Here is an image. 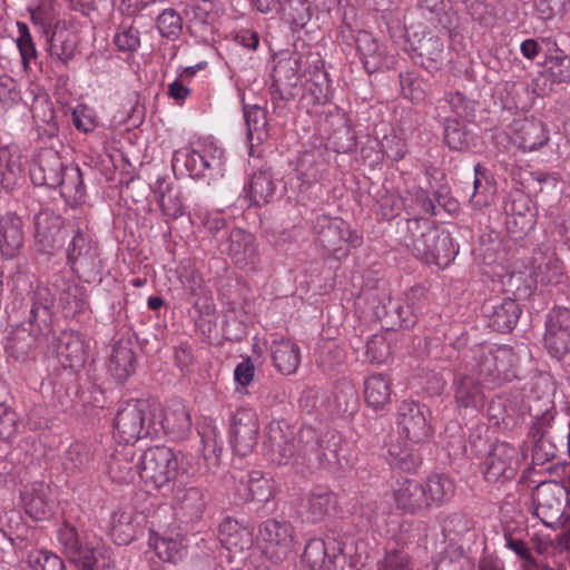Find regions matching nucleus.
<instances>
[{
	"mask_svg": "<svg viewBox=\"0 0 570 570\" xmlns=\"http://www.w3.org/2000/svg\"><path fill=\"white\" fill-rule=\"evenodd\" d=\"M18 28V37L16 39V45L21 56V60L24 69L29 68V65L32 60L37 59V49L36 45L32 40L29 27L24 22H17Z\"/></svg>",
	"mask_w": 570,
	"mask_h": 570,
	"instance_id": "e2e57ef3",
	"label": "nucleus"
},
{
	"mask_svg": "<svg viewBox=\"0 0 570 570\" xmlns=\"http://www.w3.org/2000/svg\"><path fill=\"white\" fill-rule=\"evenodd\" d=\"M533 439V458L539 461H549L554 459L556 449L546 439L547 431L543 422H537L530 430Z\"/></svg>",
	"mask_w": 570,
	"mask_h": 570,
	"instance_id": "680f3d73",
	"label": "nucleus"
},
{
	"mask_svg": "<svg viewBox=\"0 0 570 570\" xmlns=\"http://www.w3.org/2000/svg\"><path fill=\"white\" fill-rule=\"evenodd\" d=\"M58 151L51 148L41 149L30 166V178L36 186L57 188L66 166Z\"/></svg>",
	"mask_w": 570,
	"mask_h": 570,
	"instance_id": "4be33fe9",
	"label": "nucleus"
},
{
	"mask_svg": "<svg viewBox=\"0 0 570 570\" xmlns=\"http://www.w3.org/2000/svg\"><path fill=\"white\" fill-rule=\"evenodd\" d=\"M393 500L397 509L407 514L428 510L424 485L414 479H397L392 487Z\"/></svg>",
	"mask_w": 570,
	"mask_h": 570,
	"instance_id": "c85d7f7f",
	"label": "nucleus"
},
{
	"mask_svg": "<svg viewBox=\"0 0 570 570\" xmlns=\"http://www.w3.org/2000/svg\"><path fill=\"white\" fill-rule=\"evenodd\" d=\"M399 434L405 440L404 445L390 444L386 459L391 466L405 472L415 471L421 464L417 454L410 448L411 444L428 442L433 434L429 409L414 401H403L396 412Z\"/></svg>",
	"mask_w": 570,
	"mask_h": 570,
	"instance_id": "f257e3e1",
	"label": "nucleus"
},
{
	"mask_svg": "<svg viewBox=\"0 0 570 570\" xmlns=\"http://www.w3.org/2000/svg\"><path fill=\"white\" fill-rule=\"evenodd\" d=\"M302 76V59L298 55L281 57L273 70L272 99L285 101L293 99L299 89Z\"/></svg>",
	"mask_w": 570,
	"mask_h": 570,
	"instance_id": "f3484780",
	"label": "nucleus"
},
{
	"mask_svg": "<svg viewBox=\"0 0 570 570\" xmlns=\"http://www.w3.org/2000/svg\"><path fill=\"white\" fill-rule=\"evenodd\" d=\"M425 301L424 288L415 286L405 293L403 299H392L389 297L386 303L374 306L375 298H373V315L376 318H390L392 326L410 328L419 321Z\"/></svg>",
	"mask_w": 570,
	"mask_h": 570,
	"instance_id": "1a4fd4ad",
	"label": "nucleus"
},
{
	"mask_svg": "<svg viewBox=\"0 0 570 570\" xmlns=\"http://www.w3.org/2000/svg\"><path fill=\"white\" fill-rule=\"evenodd\" d=\"M511 128L513 142L525 151L539 149L548 142L544 125L538 119H517L512 122Z\"/></svg>",
	"mask_w": 570,
	"mask_h": 570,
	"instance_id": "72a5a7b5",
	"label": "nucleus"
},
{
	"mask_svg": "<svg viewBox=\"0 0 570 570\" xmlns=\"http://www.w3.org/2000/svg\"><path fill=\"white\" fill-rule=\"evenodd\" d=\"M109 532L118 546L130 543L136 535L134 515L128 511H116L111 515Z\"/></svg>",
	"mask_w": 570,
	"mask_h": 570,
	"instance_id": "5fc2aeb1",
	"label": "nucleus"
},
{
	"mask_svg": "<svg viewBox=\"0 0 570 570\" xmlns=\"http://www.w3.org/2000/svg\"><path fill=\"white\" fill-rule=\"evenodd\" d=\"M401 233L404 246L425 264L445 268L458 254L450 233L440 230L428 219H406Z\"/></svg>",
	"mask_w": 570,
	"mask_h": 570,
	"instance_id": "f03ea898",
	"label": "nucleus"
},
{
	"mask_svg": "<svg viewBox=\"0 0 570 570\" xmlns=\"http://www.w3.org/2000/svg\"><path fill=\"white\" fill-rule=\"evenodd\" d=\"M544 344L551 356L561 360L570 352V309L554 307L546 321Z\"/></svg>",
	"mask_w": 570,
	"mask_h": 570,
	"instance_id": "6ab92c4d",
	"label": "nucleus"
},
{
	"mask_svg": "<svg viewBox=\"0 0 570 570\" xmlns=\"http://www.w3.org/2000/svg\"><path fill=\"white\" fill-rule=\"evenodd\" d=\"M313 232L315 242L330 253H337L348 246L357 247L362 244V238L351 230L345 220L338 217L317 215L313 220Z\"/></svg>",
	"mask_w": 570,
	"mask_h": 570,
	"instance_id": "f8f14e48",
	"label": "nucleus"
},
{
	"mask_svg": "<svg viewBox=\"0 0 570 570\" xmlns=\"http://www.w3.org/2000/svg\"><path fill=\"white\" fill-rule=\"evenodd\" d=\"M29 564L32 570H65V563L61 558L48 550L31 552L29 554Z\"/></svg>",
	"mask_w": 570,
	"mask_h": 570,
	"instance_id": "774afa93",
	"label": "nucleus"
},
{
	"mask_svg": "<svg viewBox=\"0 0 570 570\" xmlns=\"http://www.w3.org/2000/svg\"><path fill=\"white\" fill-rule=\"evenodd\" d=\"M114 428L119 441L131 444L142 438H158L160 425L148 401L129 400L119 405Z\"/></svg>",
	"mask_w": 570,
	"mask_h": 570,
	"instance_id": "39448f33",
	"label": "nucleus"
},
{
	"mask_svg": "<svg viewBox=\"0 0 570 570\" xmlns=\"http://www.w3.org/2000/svg\"><path fill=\"white\" fill-rule=\"evenodd\" d=\"M218 539L229 551H243L250 546L249 532L237 520L225 518L218 528Z\"/></svg>",
	"mask_w": 570,
	"mask_h": 570,
	"instance_id": "37998d69",
	"label": "nucleus"
},
{
	"mask_svg": "<svg viewBox=\"0 0 570 570\" xmlns=\"http://www.w3.org/2000/svg\"><path fill=\"white\" fill-rule=\"evenodd\" d=\"M154 416L160 425L158 436L165 433L174 440H184L191 431V416L181 401H173L164 410L154 407Z\"/></svg>",
	"mask_w": 570,
	"mask_h": 570,
	"instance_id": "a878e982",
	"label": "nucleus"
},
{
	"mask_svg": "<svg viewBox=\"0 0 570 570\" xmlns=\"http://www.w3.org/2000/svg\"><path fill=\"white\" fill-rule=\"evenodd\" d=\"M155 553L157 557L170 563L178 562L184 556V547L181 543L173 539L159 538L154 544Z\"/></svg>",
	"mask_w": 570,
	"mask_h": 570,
	"instance_id": "338daca9",
	"label": "nucleus"
},
{
	"mask_svg": "<svg viewBox=\"0 0 570 570\" xmlns=\"http://www.w3.org/2000/svg\"><path fill=\"white\" fill-rule=\"evenodd\" d=\"M455 409L462 413H480L484 410L487 396L481 382L470 373L456 372L452 381Z\"/></svg>",
	"mask_w": 570,
	"mask_h": 570,
	"instance_id": "a211bd4d",
	"label": "nucleus"
},
{
	"mask_svg": "<svg viewBox=\"0 0 570 570\" xmlns=\"http://www.w3.org/2000/svg\"><path fill=\"white\" fill-rule=\"evenodd\" d=\"M274 367L283 375L296 373L301 363V348L291 338L277 336L269 346Z\"/></svg>",
	"mask_w": 570,
	"mask_h": 570,
	"instance_id": "e433bc0d",
	"label": "nucleus"
},
{
	"mask_svg": "<svg viewBox=\"0 0 570 570\" xmlns=\"http://www.w3.org/2000/svg\"><path fill=\"white\" fill-rule=\"evenodd\" d=\"M22 159V153L18 146H0V188L12 190L23 179Z\"/></svg>",
	"mask_w": 570,
	"mask_h": 570,
	"instance_id": "f704fd0d",
	"label": "nucleus"
},
{
	"mask_svg": "<svg viewBox=\"0 0 570 570\" xmlns=\"http://www.w3.org/2000/svg\"><path fill=\"white\" fill-rule=\"evenodd\" d=\"M391 380L384 374H373L364 381V397L374 410L383 409L391 400Z\"/></svg>",
	"mask_w": 570,
	"mask_h": 570,
	"instance_id": "c03bdc74",
	"label": "nucleus"
},
{
	"mask_svg": "<svg viewBox=\"0 0 570 570\" xmlns=\"http://www.w3.org/2000/svg\"><path fill=\"white\" fill-rule=\"evenodd\" d=\"M239 268L254 269L259 263L258 244L255 236L242 228H234L223 249Z\"/></svg>",
	"mask_w": 570,
	"mask_h": 570,
	"instance_id": "b1692460",
	"label": "nucleus"
},
{
	"mask_svg": "<svg viewBox=\"0 0 570 570\" xmlns=\"http://www.w3.org/2000/svg\"><path fill=\"white\" fill-rule=\"evenodd\" d=\"M24 243L22 218L13 212L0 217V253L4 258L18 256Z\"/></svg>",
	"mask_w": 570,
	"mask_h": 570,
	"instance_id": "473e14b6",
	"label": "nucleus"
},
{
	"mask_svg": "<svg viewBox=\"0 0 570 570\" xmlns=\"http://www.w3.org/2000/svg\"><path fill=\"white\" fill-rule=\"evenodd\" d=\"M52 299L47 288H38L31 296L28 321L16 326L7 341L6 350L18 361H24L36 348L38 340L51 331Z\"/></svg>",
	"mask_w": 570,
	"mask_h": 570,
	"instance_id": "7ed1b4c3",
	"label": "nucleus"
},
{
	"mask_svg": "<svg viewBox=\"0 0 570 570\" xmlns=\"http://www.w3.org/2000/svg\"><path fill=\"white\" fill-rule=\"evenodd\" d=\"M273 480L264 475L261 471L250 472L248 479V495L250 500L266 503L273 498Z\"/></svg>",
	"mask_w": 570,
	"mask_h": 570,
	"instance_id": "052dcab7",
	"label": "nucleus"
},
{
	"mask_svg": "<svg viewBox=\"0 0 570 570\" xmlns=\"http://www.w3.org/2000/svg\"><path fill=\"white\" fill-rule=\"evenodd\" d=\"M59 180L61 183L57 188L60 189V195L67 203L78 204L85 200L86 187L82 173L78 166L68 164Z\"/></svg>",
	"mask_w": 570,
	"mask_h": 570,
	"instance_id": "79ce46f5",
	"label": "nucleus"
},
{
	"mask_svg": "<svg viewBox=\"0 0 570 570\" xmlns=\"http://www.w3.org/2000/svg\"><path fill=\"white\" fill-rule=\"evenodd\" d=\"M444 142L452 150H465L472 144V134L466 129L465 125L458 118L444 116Z\"/></svg>",
	"mask_w": 570,
	"mask_h": 570,
	"instance_id": "603ef678",
	"label": "nucleus"
},
{
	"mask_svg": "<svg viewBox=\"0 0 570 570\" xmlns=\"http://www.w3.org/2000/svg\"><path fill=\"white\" fill-rule=\"evenodd\" d=\"M562 490L556 483L540 484L533 494L534 515L548 528H556L563 515Z\"/></svg>",
	"mask_w": 570,
	"mask_h": 570,
	"instance_id": "393cba45",
	"label": "nucleus"
},
{
	"mask_svg": "<svg viewBox=\"0 0 570 570\" xmlns=\"http://www.w3.org/2000/svg\"><path fill=\"white\" fill-rule=\"evenodd\" d=\"M174 508L183 515L190 519H198L205 508L202 490L196 487L178 490L174 499Z\"/></svg>",
	"mask_w": 570,
	"mask_h": 570,
	"instance_id": "49530a36",
	"label": "nucleus"
},
{
	"mask_svg": "<svg viewBox=\"0 0 570 570\" xmlns=\"http://www.w3.org/2000/svg\"><path fill=\"white\" fill-rule=\"evenodd\" d=\"M154 193L158 195V204L168 219H176L184 214V204L180 191L175 189L165 178H158Z\"/></svg>",
	"mask_w": 570,
	"mask_h": 570,
	"instance_id": "a18cd8bd",
	"label": "nucleus"
},
{
	"mask_svg": "<svg viewBox=\"0 0 570 570\" xmlns=\"http://www.w3.org/2000/svg\"><path fill=\"white\" fill-rule=\"evenodd\" d=\"M299 442L302 443L303 459L309 465L332 473L351 466L343 438L335 431H327L318 435L309 428L304 429L299 433Z\"/></svg>",
	"mask_w": 570,
	"mask_h": 570,
	"instance_id": "20e7f679",
	"label": "nucleus"
},
{
	"mask_svg": "<svg viewBox=\"0 0 570 570\" xmlns=\"http://www.w3.org/2000/svg\"><path fill=\"white\" fill-rule=\"evenodd\" d=\"M132 449L124 448L117 451L110 459L108 472L110 478L118 483H131L139 476V459L134 461Z\"/></svg>",
	"mask_w": 570,
	"mask_h": 570,
	"instance_id": "ea45409f",
	"label": "nucleus"
},
{
	"mask_svg": "<svg viewBox=\"0 0 570 570\" xmlns=\"http://www.w3.org/2000/svg\"><path fill=\"white\" fill-rule=\"evenodd\" d=\"M66 237V263L72 272H90L97 267L100 247L91 235L86 222L72 218L68 219Z\"/></svg>",
	"mask_w": 570,
	"mask_h": 570,
	"instance_id": "0eeeda50",
	"label": "nucleus"
},
{
	"mask_svg": "<svg viewBox=\"0 0 570 570\" xmlns=\"http://www.w3.org/2000/svg\"><path fill=\"white\" fill-rule=\"evenodd\" d=\"M366 357L371 363L381 364L391 355V346L384 334H374L366 342Z\"/></svg>",
	"mask_w": 570,
	"mask_h": 570,
	"instance_id": "0e129e2a",
	"label": "nucleus"
},
{
	"mask_svg": "<svg viewBox=\"0 0 570 570\" xmlns=\"http://www.w3.org/2000/svg\"><path fill=\"white\" fill-rule=\"evenodd\" d=\"M62 553L80 570H116L115 560L82 542L77 528L65 521L57 530Z\"/></svg>",
	"mask_w": 570,
	"mask_h": 570,
	"instance_id": "6e6552de",
	"label": "nucleus"
},
{
	"mask_svg": "<svg viewBox=\"0 0 570 570\" xmlns=\"http://www.w3.org/2000/svg\"><path fill=\"white\" fill-rule=\"evenodd\" d=\"M546 73L554 83L570 82V57L557 48L546 59Z\"/></svg>",
	"mask_w": 570,
	"mask_h": 570,
	"instance_id": "13d9d810",
	"label": "nucleus"
},
{
	"mask_svg": "<svg viewBox=\"0 0 570 570\" xmlns=\"http://www.w3.org/2000/svg\"><path fill=\"white\" fill-rule=\"evenodd\" d=\"M327 170L326 151L322 147L304 150L296 163L295 171L301 181V191H306L313 185L323 180Z\"/></svg>",
	"mask_w": 570,
	"mask_h": 570,
	"instance_id": "bb28decb",
	"label": "nucleus"
},
{
	"mask_svg": "<svg viewBox=\"0 0 570 570\" xmlns=\"http://www.w3.org/2000/svg\"><path fill=\"white\" fill-rule=\"evenodd\" d=\"M424 485L428 510L449 502L455 494L454 481L445 474H432Z\"/></svg>",
	"mask_w": 570,
	"mask_h": 570,
	"instance_id": "a19ab883",
	"label": "nucleus"
},
{
	"mask_svg": "<svg viewBox=\"0 0 570 570\" xmlns=\"http://www.w3.org/2000/svg\"><path fill=\"white\" fill-rule=\"evenodd\" d=\"M52 352L63 367L77 368L86 361V345L77 332L63 331L52 343Z\"/></svg>",
	"mask_w": 570,
	"mask_h": 570,
	"instance_id": "7c9ffc66",
	"label": "nucleus"
},
{
	"mask_svg": "<svg viewBox=\"0 0 570 570\" xmlns=\"http://www.w3.org/2000/svg\"><path fill=\"white\" fill-rule=\"evenodd\" d=\"M223 155V150L213 144L200 145L198 149L184 148L175 151L173 167L183 164L191 177H208L222 170Z\"/></svg>",
	"mask_w": 570,
	"mask_h": 570,
	"instance_id": "dca6fc26",
	"label": "nucleus"
},
{
	"mask_svg": "<svg viewBox=\"0 0 570 570\" xmlns=\"http://www.w3.org/2000/svg\"><path fill=\"white\" fill-rule=\"evenodd\" d=\"M76 49V35L68 29L55 30L49 39L48 51L51 58H56L65 65L73 58Z\"/></svg>",
	"mask_w": 570,
	"mask_h": 570,
	"instance_id": "3c124183",
	"label": "nucleus"
},
{
	"mask_svg": "<svg viewBox=\"0 0 570 570\" xmlns=\"http://www.w3.org/2000/svg\"><path fill=\"white\" fill-rule=\"evenodd\" d=\"M482 311L489 326L501 333L512 331L521 315L520 305L511 297L490 299L483 304Z\"/></svg>",
	"mask_w": 570,
	"mask_h": 570,
	"instance_id": "cd10ccee",
	"label": "nucleus"
},
{
	"mask_svg": "<svg viewBox=\"0 0 570 570\" xmlns=\"http://www.w3.org/2000/svg\"><path fill=\"white\" fill-rule=\"evenodd\" d=\"M438 117L443 118L449 111H451L458 119H465L473 115L474 108L470 99L463 94L455 91L450 92L444 99L439 101L436 107Z\"/></svg>",
	"mask_w": 570,
	"mask_h": 570,
	"instance_id": "4d7b16f0",
	"label": "nucleus"
},
{
	"mask_svg": "<svg viewBox=\"0 0 570 570\" xmlns=\"http://www.w3.org/2000/svg\"><path fill=\"white\" fill-rule=\"evenodd\" d=\"M108 370L120 383L130 377L136 370V354L130 340L117 341L111 350Z\"/></svg>",
	"mask_w": 570,
	"mask_h": 570,
	"instance_id": "4c0bfd02",
	"label": "nucleus"
},
{
	"mask_svg": "<svg viewBox=\"0 0 570 570\" xmlns=\"http://www.w3.org/2000/svg\"><path fill=\"white\" fill-rule=\"evenodd\" d=\"M412 51L420 59L421 67L429 71L440 70L446 59L445 45L443 39L432 32H423L417 38V33L413 35L411 41Z\"/></svg>",
	"mask_w": 570,
	"mask_h": 570,
	"instance_id": "c756f323",
	"label": "nucleus"
},
{
	"mask_svg": "<svg viewBox=\"0 0 570 570\" xmlns=\"http://www.w3.org/2000/svg\"><path fill=\"white\" fill-rule=\"evenodd\" d=\"M263 554L273 563H282L294 550V528L274 519L264 521L258 530Z\"/></svg>",
	"mask_w": 570,
	"mask_h": 570,
	"instance_id": "ddd939ff",
	"label": "nucleus"
},
{
	"mask_svg": "<svg viewBox=\"0 0 570 570\" xmlns=\"http://www.w3.org/2000/svg\"><path fill=\"white\" fill-rule=\"evenodd\" d=\"M244 117L250 146L261 145L268 137L266 110L257 105L247 106L244 108Z\"/></svg>",
	"mask_w": 570,
	"mask_h": 570,
	"instance_id": "09e8293b",
	"label": "nucleus"
},
{
	"mask_svg": "<svg viewBox=\"0 0 570 570\" xmlns=\"http://www.w3.org/2000/svg\"><path fill=\"white\" fill-rule=\"evenodd\" d=\"M474 174L473 193L470 197V203L474 208L482 209L493 203L495 186L480 164L474 166Z\"/></svg>",
	"mask_w": 570,
	"mask_h": 570,
	"instance_id": "8fccbe9b",
	"label": "nucleus"
},
{
	"mask_svg": "<svg viewBox=\"0 0 570 570\" xmlns=\"http://www.w3.org/2000/svg\"><path fill=\"white\" fill-rule=\"evenodd\" d=\"M520 463V453L517 448L507 442H497L482 463V472L490 483H505L514 479Z\"/></svg>",
	"mask_w": 570,
	"mask_h": 570,
	"instance_id": "4468645a",
	"label": "nucleus"
},
{
	"mask_svg": "<svg viewBox=\"0 0 570 570\" xmlns=\"http://www.w3.org/2000/svg\"><path fill=\"white\" fill-rule=\"evenodd\" d=\"M502 286L505 293L513 295L512 299L529 298L535 291V281L531 277L530 271H517L508 273L502 277Z\"/></svg>",
	"mask_w": 570,
	"mask_h": 570,
	"instance_id": "864d4df0",
	"label": "nucleus"
},
{
	"mask_svg": "<svg viewBox=\"0 0 570 570\" xmlns=\"http://www.w3.org/2000/svg\"><path fill=\"white\" fill-rule=\"evenodd\" d=\"M347 31L350 35H346L345 30L342 29L340 31V38L346 43L348 42V38L354 40L360 59L368 73H373L390 66L391 59L387 55L386 47L375 39L372 33L358 31L354 37L351 30Z\"/></svg>",
	"mask_w": 570,
	"mask_h": 570,
	"instance_id": "aec40b11",
	"label": "nucleus"
},
{
	"mask_svg": "<svg viewBox=\"0 0 570 570\" xmlns=\"http://www.w3.org/2000/svg\"><path fill=\"white\" fill-rule=\"evenodd\" d=\"M156 28L163 38L175 41L183 32V18L174 8H166L157 16Z\"/></svg>",
	"mask_w": 570,
	"mask_h": 570,
	"instance_id": "bf43d9fd",
	"label": "nucleus"
},
{
	"mask_svg": "<svg viewBox=\"0 0 570 570\" xmlns=\"http://www.w3.org/2000/svg\"><path fill=\"white\" fill-rule=\"evenodd\" d=\"M258 432V417L253 410L239 409L235 412L230 435L237 454L245 456L252 452L257 443Z\"/></svg>",
	"mask_w": 570,
	"mask_h": 570,
	"instance_id": "5701e85b",
	"label": "nucleus"
},
{
	"mask_svg": "<svg viewBox=\"0 0 570 570\" xmlns=\"http://www.w3.org/2000/svg\"><path fill=\"white\" fill-rule=\"evenodd\" d=\"M529 271L535 287L559 284L563 276L562 263L556 254L541 250L533 254Z\"/></svg>",
	"mask_w": 570,
	"mask_h": 570,
	"instance_id": "c9c22d12",
	"label": "nucleus"
},
{
	"mask_svg": "<svg viewBox=\"0 0 570 570\" xmlns=\"http://www.w3.org/2000/svg\"><path fill=\"white\" fill-rule=\"evenodd\" d=\"M471 360V371L485 382L501 385L515 376V355L508 346L479 345L472 350Z\"/></svg>",
	"mask_w": 570,
	"mask_h": 570,
	"instance_id": "423d86ee",
	"label": "nucleus"
},
{
	"mask_svg": "<svg viewBox=\"0 0 570 570\" xmlns=\"http://www.w3.org/2000/svg\"><path fill=\"white\" fill-rule=\"evenodd\" d=\"M179 459L167 446H154L139 456V478L155 488L167 485L178 474Z\"/></svg>",
	"mask_w": 570,
	"mask_h": 570,
	"instance_id": "9d476101",
	"label": "nucleus"
},
{
	"mask_svg": "<svg viewBox=\"0 0 570 570\" xmlns=\"http://www.w3.org/2000/svg\"><path fill=\"white\" fill-rule=\"evenodd\" d=\"M250 203L262 206L272 200L275 194V185L271 173L259 170L255 173L246 189Z\"/></svg>",
	"mask_w": 570,
	"mask_h": 570,
	"instance_id": "de8ad7c7",
	"label": "nucleus"
},
{
	"mask_svg": "<svg viewBox=\"0 0 570 570\" xmlns=\"http://www.w3.org/2000/svg\"><path fill=\"white\" fill-rule=\"evenodd\" d=\"M401 94L414 104L423 102L430 91L429 82L414 71H405L399 75Z\"/></svg>",
	"mask_w": 570,
	"mask_h": 570,
	"instance_id": "6e6d98bb",
	"label": "nucleus"
},
{
	"mask_svg": "<svg viewBox=\"0 0 570 570\" xmlns=\"http://www.w3.org/2000/svg\"><path fill=\"white\" fill-rule=\"evenodd\" d=\"M67 223L68 220L50 208L36 214L33 238L37 250L48 256L55 255L62 247Z\"/></svg>",
	"mask_w": 570,
	"mask_h": 570,
	"instance_id": "2eb2a0df",
	"label": "nucleus"
},
{
	"mask_svg": "<svg viewBox=\"0 0 570 570\" xmlns=\"http://www.w3.org/2000/svg\"><path fill=\"white\" fill-rule=\"evenodd\" d=\"M336 498L325 487H315L306 495L304 510L309 522L316 523L324 520L336 508Z\"/></svg>",
	"mask_w": 570,
	"mask_h": 570,
	"instance_id": "58836bf2",
	"label": "nucleus"
},
{
	"mask_svg": "<svg viewBox=\"0 0 570 570\" xmlns=\"http://www.w3.org/2000/svg\"><path fill=\"white\" fill-rule=\"evenodd\" d=\"M302 444L296 442L294 430L285 422L272 421L266 429L264 440V455L272 464L285 465L289 462L298 463L303 456Z\"/></svg>",
	"mask_w": 570,
	"mask_h": 570,
	"instance_id": "9b49d317",
	"label": "nucleus"
},
{
	"mask_svg": "<svg viewBox=\"0 0 570 570\" xmlns=\"http://www.w3.org/2000/svg\"><path fill=\"white\" fill-rule=\"evenodd\" d=\"M91 462L92 455L87 445L82 443H75L69 446L65 462L68 469L80 472L83 469L89 468Z\"/></svg>",
	"mask_w": 570,
	"mask_h": 570,
	"instance_id": "69168bd1",
	"label": "nucleus"
},
{
	"mask_svg": "<svg viewBox=\"0 0 570 570\" xmlns=\"http://www.w3.org/2000/svg\"><path fill=\"white\" fill-rule=\"evenodd\" d=\"M304 570H337L343 568L346 559L341 549L327 547L323 539H311L301 557Z\"/></svg>",
	"mask_w": 570,
	"mask_h": 570,
	"instance_id": "412c9836",
	"label": "nucleus"
},
{
	"mask_svg": "<svg viewBox=\"0 0 570 570\" xmlns=\"http://www.w3.org/2000/svg\"><path fill=\"white\" fill-rule=\"evenodd\" d=\"M21 501L27 514L35 520L47 519L53 511L51 488L45 482H35L24 487Z\"/></svg>",
	"mask_w": 570,
	"mask_h": 570,
	"instance_id": "2f4dec72",
	"label": "nucleus"
}]
</instances>
